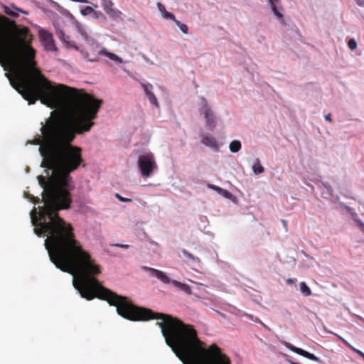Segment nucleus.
<instances>
[{"label":"nucleus","mask_w":364,"mask_h":364,"mask_svg":"<svg viewBox=\"0 0 364 364\" xmlns=\"http://www.w3.org/2000/svg\"><path fill=\"white\" fill-rule=\"evenodd\" d=\"M32 200H33V202L34 203H38V202H39V200H39V198H38L33 197Z\"/></svg>","instance_id":"nucleus-34"},{"label":"nucleus","mask_w":364,"mask_h":364,"mask_svg":"<svg viewBox=\"0 0 364 364\" xmlns=\"http://www.w3.org/2000/svg\"><path fill=\"white\" fill-rule=\"evenodd\" d=\"M325 119L328 122H331V114H327L325 116Z\"/></svg>","instance_id":"nucleus-33"},{"label":"nucleus","mask_w":364,"mask_h":364,"mask_svg":"<svg viewBox=\"0 0 364 364\" xmlns=\"http://www.w3.org/2000/svg\"><path fill=\"white\" fill-rule=\"evenodd\" d=\"M145 94H146L149 101L150 102V103L154 105L156 107H159L158 100H157L156 96L154 95V94L152 92V90L149 91Z\"/></svg>","instance_id":"nucleus-20"},{"label":"nucleus","mask_w":364,"mask_h":364,"mask_svg":"<svg viewBox=\"0 0 364 364\" xmlns=\"http://www.w3.org/2000/svg\"><path fill=\"white\" fill-rule=\"evenodd\" d=\"M287 283H289V284H293V283H294V282H293V279H288L287 280Z\"/></svg>","instance_id":"nucleus-36"},{"label":"nucleus","mask_w":364,"mask_h":364,"mask_svg":"<svg viewBox=\"0 0 364 364\" xmlns=\"http://www.w3.org/2000/svg\"><path fill=\"white\" fill-rule=\"evenodd\" d=\"M89 60H90V61H95V60H97V59H96V58H89Z\"/></svg>","instance_id":"nucleus-38"},{"label":"nucleus","mask_w":364,"mask_h":364,"mask_svg":"<svg viewBox=\"0 0 364 364\" xmlns=\"http://www.w3.org/2000/svg\"><path fill=\"white\" fill-rule=\"evenodd\" d=\"M38 33L39 37L47 50L54 51L56 50L53 35L50 32L41 28L39 30Z\"/></svg>","instance_id":"nucleus-7"},{"label":"nucleus","mask_w":364,"mask_h":364,"mask_svg":"<svg viewBox=\"0 0 364 364\" xmlns=\"http://www.w3.org/2000/svg\"><path fill=\"white\" fill-rule=\"evenodd\" d=\"M348 46L350 50H355L357 48V42L354 38H350L348 42Z\"/></svg>","instance_id":"nucleus-24"},{"label":"nucleus","mask_w":364,"mask_h":364,"mask_svg":"<svg viewBox=\"0 0 364 364\" xmlns=\"http://www.w3.org/2000/svg\"><path fill=\"white\" fill-rule=\"evenodd\" d=\"M201 137V142L204 145L209 146L215 150L218 149V141L215 137L206 134L202 135Z\"/></svg>","instance_id":"nucleus-11"},{"label":"nucleus","mask_w":364,"mask_h":364,"mask_svg":"<svg viewBox=\"0 0 364 364\" xmlns=\"http://www.w3.org/2000/svg\"><path fill=\"white\" fill-rule=\"evenodd\" d=\"M200 114H203L206 120V127L210 130H213L216 127V119L213 112L208 105L207 100L201 97L200 107L199 109Z\"/></svg>","instance_id":"nucleus-6"},{"label":"nucleus","mask_w":364,"mask_h":364,"mask_svg":"<svg viewBox=\"0 0 364 364\" xmlns=\"http://www.w3.org/2000/svg\"><path fill=\"white\" fill-rule=\"evenodd\" d=\"M284 345L289 350H290L291 351H292L298 355L304 356V357H305L309 360H314V361L321 362V360L319 358L316 357L314 354L310 353L301 348H297V347L293 346L290 343L286 342Z\"/></svg>","instance_id":"nucleus-9"},{"label":"nucleus","mask_w":364,"mask_h":364,"mask_svg":"<svg viewBox=\"0 0 364 364\" xmlns=\"http://www.w3.org/2000/svg\"><path fill=\"white\" fill-rule=\"evenodd\" d=\"M157 7L162 16L166 19H171L172 21H176L175 16L166 10L165 6L161 3H157Z\"/></svg>","instance_id":"nucleus-13"},{"label":"nucleus","mask_w":364,"mask_h":364,"mask_svg":"<svg viewBox=\"0 0 364 364\" xmlns=\"http://www.w3.org/2000/svg\"><path fill=\"white\" fill-rule=\"evenodd\" d=\"M112 245L114 247H121V248H124V249H127L129 247L128 245H122V244H118V243L113 244Z\"/></svg>","instance_id":"nucleus-30"},{"label":"nucleus","mask_w":364,"mask_h":364,"mask_svg":"<svg viewBox=\"0 0 364 364\" xmlns=\"http://www.w3.org/2000/svg\"><path fill=\"white\" fill-rule=\"evenodd\" d=\"M181 252L189 261L192 263H200V259L198 257H195L193 254L188 252L186 250L182 249Z\"/></svg>","instance_id":"nucleus-16"},{"label":"nucleus","mask_w":364,"mask_h":364,"mask_svg":"<svg viewBox=\"0 0 364 364\" xmlns=\"http://www.w3.org/2000/svg\"><path fill=\"white\" fill-rule=\"evenodd\" d=\"M252 170L255 174H260L264 172V168L261 165L260 161L258 159L255 160V162L252 166Z\"/></svg>","instance_id":"nucleus-18"},{"label":"nucleus","mask_w":364,"mask_h":364,"mask_svg":"<svg viewBox=\"0 0 364 364\" xmlns=\"http://www.w3.org/2000/svg\"><path fill=\"white\" fill-rule=\"evenodd\" d=\"M117 307L119 315L130 321L161 319L156 325L161 330L166 344L183 364H231L229 357L215 343L208 348L198 337L194 326L177 317L134 305L123 296H116L109 304Z\"/></svg>","instance_id":"nucleus-4"},{"label":"nucleus","mask_w":364,"mask_h":364,"mask_svg":"<svg viewBox=\"0 0 364 364\" xmlns=\"http://www.w3.org/2000/svg\"><path fill=\"white\" fill-rule=\"evenodd\" d=\"M269 3L274 15L279 18H282V14L278 11L277 7V4L279 3V0H269Z\"/></svg>","instance_id":"nucleus-17"},{"label":"nucleus","mask_w":364,"mask_h":364,"mask_svg":"<svg viewBox=\"0 0 364 364\" xmlns=\"http://www.w3.org/2000/svg\"><path fill=\"white\" fill-rule=\"evenodd\" d=\"M141 85L143 87L144 91L145 93H146V92H148L149 91H151L152 89H153V86L151 84L141 83Z\"/></svg>","instance_id":"nucleus-26"},{"label":"nucleus","mask_w":364,"mask_h":364,"mask_svg":"<svg viewBox=\"0 0 364 364\" xmlns=\"http://www.w3.org/2000/svg\"><path fill=\"white\" fill-rule=\"evenodd\" d=\"M94 12V9L91 6H86L81 11V14L84 16Z\"/></svg>","instance_id":"nucleus-25"},{"label":"nucleus","mask_w":364,"mask_h":364,"mask_svg":"<svg viewBox=\"0 0 364 364\" xmlns=\"http://www.w3.org/2000/svg\"><path fill=\"white\" fill-rule=\"evenodd\" d=\"M300 291L305 296H309L311 294V291L309 287L306 285V284L304 282L300 283Z\"/></svg>","instance_id":"nucleus-21"},{"label":"nucleus","mask_w":364,"mask_h":364,"mask_svg":"<svg viewBox=\"0 0 364 364\" xmlns=\"http://www.w3.org/2000/svg\"><path fill=\"white\" fill-rule=\"evenodd\" d=\"M355 223L359 227V228L364 232V223L361 221V220H355Z\"/></svg>","instance_id":"nucleus-29"},{"label":"nucleus","mask_w":364,"mask_h":364,"mask_svg":"<svg viewBox=\"0 0 364 364\" xmlns=\"http://www.w3.org/2000/svg\"><path fill=\"white\" fill-rule=\"evenodd\" d=\"M257 322H259V323H261L262 326H264V327H266V326L259 320V319H257L256 320Z\"/></svg>","instance_id":"nucleus-37"},{"label":"nucleus","mask_w":364,"mask_h":364,"mask_svg":"<svg viewBox=\"0 0 364 364\" xmlns=\"http://www.w3.org/2000/svg\"><path fill=\"white\" fill-rule=\"evenodd\" d=\"M51 91L46 100L36 97L44 105H48L60 99L74 102L73 119L67 117L48 118L41 128V136L38 135L31 141L39 145V152L43 157L42 167L53 168L56 165L63 168L66 172L74 169L80 161L82 149L72 144L76 134L89 132L94 126L93 120L102 104V100L82 92L76 88L63 84L54 86L50 82Z\"/></svg>","instance_id":"nucleus-2"},{"label":"nucleus","mask_w":364,"mask_h":364,"mask_svg":"<svg viewBox=\"0 0 364 364\" xmlns=\"http://www.w3.org/2000/svg\"><path fill=\"white\" fill-rule=\"evenodd\" d=\"M143 269L149 272L151 276L156 277L164 284H170V278L162 271L148 267H143Z\"/></svg>","instance_id":"nucleus-10"},{"label":"nucleus","mask_w":364,"mask_h":364,"mask_svg":"<svg viewBox=\"0 0 364 364\" xmlns=\"http://www.w3.org/2000/svg\"><path fill=\"white\" fill-rule=\"evenodd\" d=\"M4 11L7 15L13 18H16L18 16V12H21L23 14H28L27 11H25L15 6H12L11 8L9 6H4Z\"/></svg>","instance_id":"nucleus-12"},{"label":"nucleus","mask_w":364,"mask_h":364,"mask_svg":"<svg viewBox=\"0 0 364 364\" xmlns=\"http://www.w3.org/2000/svg\"><path fill=\"white\" fill-rule=\"evenodd\" d=\"M138 166L143 177H150L153 171L157 169L154 154L147 153L140 156L138 159Z\"/></svg>","instance_id":"nucleus-5"},{"label":"nucleus","mask_w":364,"mask_h":364,"mask_svg":"<svg viewBox=\"0 0 364 364\" xmlns=\"http://www.w3.org/2000/svg\"><path fill=\"white\" fill-rule=\"evenodd\" d=\"M208 188H210V189H213L214 191H216L218 193L219 192L220 188L215 186V185H213V184H209L208 185Z\"/></svg>","instance_id":"nucleus-31"},{"label":"nucleus","mask_w":364,"mask_h":364,"mask_svg":"<svg viewBox=\"0 0 364 364\" xmlns=\"http://www.w3.org/2000/svg\"><path fill=\"white\" fill-rule=\"evenodd\" d=\"M99 53L100 54H102V55L107 56L110 60H113V61H114V62H116L117 63H122V58H120L119 56H117L114 53H110V52L107 51L105 48L101 49V50L99 52Z\"/></svg>","instance_id":"nucleus-14"},{"label":"nucleus","mask_w":364,"mask_h":364,"mask_svg":"<svg viewBox=\"0 0 364 364\" xmlns=\"http://www.w3.org/2000/svg\"><path fill=\"white\" fill-rule=\"evenodd\" d=\"M115 196L118 198L121 202H131L132 200L128 198H124L121 196L119 193H116Z\"/></svg>","instance_id":"nucleus-27"},{"label":"nucleus","mask_w":364,"mask_h":364,"mask_svg":"<svg viewBox=\"0 0 364 364\" xmlns=\"http://www.w3.org/2000/svg\"><path fill=\"white\" fill-rule=\"evenodd\" d=\"M179 27L180 30L185 34L188 33V26L185 23H182L181 21H178L176 18V21H173Z\"/></svg>","instance_id":"nucleus-22"},{"label":"nucleus","mask_w":364,"mask_h":364,"mask_svg":"<svg viewBox=\"0 0 364 364\" xmlns=\"http://www.w3.org/2000/svg\"><path fill=\"white\" fill-rule=\"evenodd\" d=\"M102 5L105 12L112 18L117 19L121 18L122 13L113 8L114 4L112 0H101Z\"/></svg>","instance_id":"nucleus-8"},{"label":"nucleus","mask_w":364,"mask_h":364,"mask_svg":"<svg viewBox=\"0 0 364 364\" xmlns=\"http://www.w3.org/2000/svg\"><path fill=\"white\" fill-rule=\"evenodd\" d=\"M218 193L220 194L221 196H224L226 198H230V197L232 196V194L230 191H228L225 189H223L221 188H220Z\"/></svg>","instance_id":"nucleus-23"},{"label":"nucleus","mask_w":364,"mask_h":364,"mask_svg":"<svg viewBox=\"0 0 364 364\" xmlns=\"http://www.w3.org/2000/svg\"><path fill=\"white\" fill-rule=\"evenodd\" d=\"M60 166L46 167L53 171L48 179L43 176H38L43 188L44 205L38 207V211L34 208L31 213L34 232L39 237L48 235L45 246L50 261L60 270L76 275L73 285L82 298L92 300L97 297L110 304L119 295L104 287L95 278L101 274L100 266L75 239L71 224L58 215L59 210L70 207V191L74 188L70 173L80 166H85L82 155L74 169L66 172Z\"/></svg>","instance_id":"nucleus-1"},{"label":"nucleus","mask_w":364,"mask_h":364,"mask_svg":"<svg viewBox=\"0 0 364 364\" xmlns=\"http://www.w3.org/2000/svg\"><path fill=\"white\" fill-rule=\"evenodd\" d=\"M171 283L175 286L176 287L179 288L186 294H191V288L190 286L186 284H183L178 281L176 280H171Z\"/></svg>","instance_id":"nucleus-15"},{"label":"nucleus","mask_w":364,"mask_h":364,"mask_svg":"<svg viewBox=\"0 0 364 364\" xmlns=\"http://www.w3.org/2000/svg\"><path fill=\"white\" fill-rule=\"evenodd\" d=\"M57 34L62 41L67 42V38H68V37H65L64 33L62 31H58Z\"/></svg>","instance_id":"nucleus-28"},{"label":"nucleus","mask_w":364,"mask_h":364,"mask_svg":"<svg viewBox=\"0 0 364 364\" xmlns=\"http://www.w3.org/2000/svg\"><path fill=\"white\" fill-rule=\"evenodd\" d=\"M349 212L350 213V215H351V217H352V219L355 221V220H358L359 218H358V215L355 212H350V209L349 208Z\"/></svg>","instance_id":"nucleus-32"},{"label":"nucleus","mask_w":364,"mask_h":364,"mask_svg":"<svg viewBox=\"0 0 364 364\" xmlns=\"http://www.w3.org/2000/svg\"><path fill=\"white\" fill-rule=\"evenodd\" d=\"M283 223H284V225H285V226L287 225L286 221L283 220Z\"/></svg>","instance_id":"nucleus-39"},{"label":"nucleus","mask_w":364,"mask_h":364,"mask_svg":"<svg viewBox=\"0 0 364 364\" xmlns=\"http://www.w3.org/2000/svg\"><path fill=\"white\" fill-rule=\"evenodd\" d=\"M229 148L231 152L236 153L241 149V143L238 140H234L230 142Z\"/></svg>","instance_id":"nucleus-19"},{"label":"nucleus","mask_w":364,"mask_h":364,"mask_svg":"<svg viewBox=\"0 0 364 364\" xmlns=\"http://www.w3.org/2000/svg\"><path fill=\"white\" fill-rule=\"evenodd\" d=\"M32 41L28 27L0 16V59L4 63V70L12 73L5 75L29 105L34 104L39 96L46 100L51 91L50 81L36 68Z\"/></svg>","instance_id":"nucleus-3"},{"label":"nucleus","mask_w":364,"mask_h":364,"mask_svg":"<svg viewBox=\"0 0 364 364\" xmlns=\"http://www.w3.org/2000/svg\"><path fill=\"white\" fill-rule=\"evenodd\" d=\"M358 4L359 6H364V1H360V0H358Z\"/></svg>","instance_id":"nucleus-35"}]
</instances>
